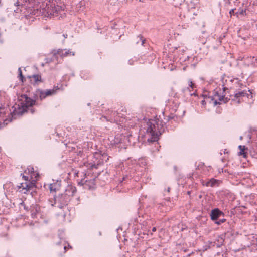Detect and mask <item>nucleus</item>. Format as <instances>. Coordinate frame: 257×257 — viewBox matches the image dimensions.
<instances>
[{
  "instance_id": "obj_1",
  "label": "nucleus",
  "mask_w": 257,
  "mask_h": 257,
  "mask_svg": "<svg viewBox=\"0 0 257 257\" xmlns=\"http://www.w3.org/2000/svg\"><path fill=\"white\" fill-rule=\"evenodd\" d=\"M155 121H149L147 123L146 136L147 140L149 142H155L157 141L161 132L157 128L155 124Z\"/></svg>"
},
{
  "instance_id": "obj_2",
  "label": "nucleus",
  "mask_w": 257,
  "mask_h": 257,
  "mask_svg": "<svg viewBox=\"0 0 257 257\" xmlns=\"http://www.w3.org/2000/svg\"><path fill=\"white\" fill-rule=\"evenodd\" d=\"M76 192V188L71 185H68L64 194H62V197H66V200L61 203L62 206H65L67 205L68 203Z\"/></svg>"
},
{
  "instance_id": "obj_3",
  "label": "nucleus",
  "mask_w": 257,
  "mask_h": 257,
  "mask_svg": "<svg viewBox=\"0 0 257 257\" xmlns=\"http://www.w3.org/2000/svg\"><path fill=\"white\" fill-rule=\"evenodd\" d=\"M22 177L26 182L20 183V185H18V187L19 189H22V191L25 190L24 193H26L35 186V183L33 181H35V180L32 179V181H28L29 177L24 175H23Z\"/></svg>"
},
{
  "instance_id": "obj_4",
  "label": "nucleus",
  "mask_w": 257,
  "mask_h": 257,
  "mask_svg": "<svg viewBox=\"0 0 257 257\" xmlns=\"http://www.w3.org/2000/svg\"><path fill=\"white\" fill-rule=\"evenodd\" d=\"M249 96L252 97L251 93H247L246 91L243 90L236 92L234 96V98L232 99V101L239 104L242 101H246V99H248Z\"/></svg>"
},
{
  "instance_id": "obj_5",
  "label": "nucleus",
  "mask_w": 257,
  "mask_h": 257,
  "mask_svg": "<svg viewBox=\"0 0 257 257\" xmlns=\"http://www.w3.org/2000/svg\"><path fill=\"white\" fill-rule=\"evenodd\" d=\"M56 92V89H47L42 90L38 89L36 92V95L39 97L41 100L45 99L46 97L51 96L55 94Z\"/></svg>"
},
{
  "instance_id": "obj_6",
  "label": "nucleus",
  "mask_w": 257,
  "mask_h": 257,
  "mask_svg": "<svg viewBox=\"0 0 257 257\" xmlns=\"http://www.w3.org/2000/svg\"><path fill=\"white\" fill-rule=\"evenodd\" d=\"M56 54H58L60 55L61 59H63V58L65 57H67L68 56H74V53L70 51L69 50H62V49H58V51L55 52Z\"/></svg>"
},
{
  "instance_id": "obj_7",
  "label": "nucleus",
  "mask_w": 257,
  "mask_h": 257,
  "mask_svg": "<svg viewBox=\"0 0 257 257\" xmlns=\"http://www.w3.org/2000/svg\"><path fill=\"white\" fill-rule=\"evenodd\" d=\"M22 98L23 99H24V100H23V102L22 103L23 106H25L26 107H30L32 106L35 103V101L27 97L26 95L22 96Z\"/></svg>"
},
{
  "instance_id": "obj_8",
  "label": "nucleus",
  "mask_w": 257,
  "mask_h": 257,
  "mask_svg": "<svg viewBox=\"0 0 257 257\" xmlns=\"http://www.w3.org/2000/svg\"><path fill=\"white\" fill-rule=\"evenodd\" d=\"M26 174L30 175L31 179H35L37 180V178L38 177V174L36 172L34 171V169L32 166H29L27 169L25 170Z\"/></svg>"
},
{
  "instance_id": "obj_9",
  "label": "nucleus",
  "mask_w": 257,
  "mask_h": 257,
  "mask_svg": "<svg viewBox=\"0 0 257 257\" xmlns=\"http://www.w3.org/2000/svg\"><path fill=\"white\" fill-rule=\"evenodd\" d=\"M222 88L223 89V91L221 92V91L220 92L217 91L216 93L217 95L219 97V100H223L224 97L226 95L225 91L228 90L229 87L227 84H225L223 83V84L222 85Z\"/></svg>"
},
{
  "instance_id": "obj_10",
  "label": "nucleus",
  "mask_w": 257,
  "mask_h": 257,
  "mask_svg": "<svg viewBox=\"0 0 257 257\" xmlns=\"http://www.w3.org/2000/svg\"><path fill=\"white\" fill-rule=\"evenodd\" d=\"M31 83L35 85L42 82L41 76L38 74L33 75L30 77Z\"/></svg>"
},
{
  "instance_id": "obj_11",
  "label": "nucleus",
  "mask_w": 257,
  "mask_h": 257,
  "mask_svg": "<svg viewBox=\"0 0 257 257\" xmlns=\"http://www.w3.org/2000/svg\"><path fill=\"white\" fill-rule=\"evenodd\" d=\"M222 212L218 209H214L211 211L210 214L211 218L212 220H216L219 218Z\"/></svg>"
},
{
  "instance_id": "obj_12",
  "label": "nucleus",
  "mask_w": 257,
  "mask_h": 257,
  "mask_svg": "<svg viewBox=\"0 0 257 257\" xmlns=\"http://www.w3.org/2000/svg\"><path fill=\"white\" fill-rule=\"evenodd\" d=\"M58 50H54L52 51L51 53V54L52 55L53 59V60H55L56 63H60L62 61V59H61V58L60 57V55L58 54H56L55 52H57Z\"/></svg>"
},
{
  "instance_id": "obj_13",
  "label": "nucleus",
  "mask_w": 257,
  "mask_h": 257,
  "mask_svg": "<svg viewBox=\"0 0 257 257\" xmlns=\"http://www.w3.org/2000/svg\"><path fill=\"white\" fill-rule=\"evenodd\" d=\"M240 151L238 153L239 156H242L244 158H246L247 156L246 152L245 151L246 148L245 146L240 145L238 147Z\"/></svg>"
},
{
  "instance_id": "obj_14",
  "label": "nucleus",
  "mask_w": 257,
  "mask_h": 257,
  "mask_svg": "<svg viewBox=\"0 0 257 257\" xmlns=\"http://www.w3.org/2000/svg\"><path fill=\"white\" fill-rule=\"evenodd\" d=\"M217 182V180L214 179H211L209 181H208L206 185L207 186L213 187L215 185V184Z\"/></svg>"
},
{
  "instance_id": "obj_15",
  "label": "nucleus",
  "mask_w": 257,
  "mask_h": 257,
  "mask_svg": "<svg viewBox=\"0 0 257 257\" xmlns=\"http://www.w3.org/2000/svg\"><path fill=\"white\" fill-rule=\"evenodd\" d=\"M64 201V199L61 198V196L58 197L56 198H54V204H56L57 203V201H59L60 204L58 206V207L60 208H62L64 206H61V205H62L61 203Z\"/></svg>"
},
{
  "instance_id": "obj_16",
  "label": "nucleus",
  "mask_w": 257,
  "mask_h": 257,
  "mask_svg": "<svg viewBox=\"0 0 257 257\" xmlns=\"http://www.w3.org/2000/svg\"><path fill=\"white\" fill-rule=\"evenodd\" d=\"M195 87V85L194 83L192 82V81H189V87L188 88V90H190V88H191L192 90H194V88Z\"/></svg>"
},
{
  "instance_id": "obj_17",
  "label": "nucleus",
  "mask_w": 257,
  "mask_h": 257,
  "mask_svg": "<svg viewBox=\"0 0 257 257\" xmlns=\"http://www.w3.org/2000/svg\"><path fill=\"white\" fill-rule=\"evenodd\" d=\"M19 75L20 79L21 80L22 82H23L24 77L22 75V72L21 68H19Z\"/></svg>"
},
{
  "instance_id": "obj_18",
  "label": "nucleus",
  "mask_w": 257,
  "mask_h": 257,
  "mask_svg": "<svg viewBox=\"0 0 257 257\" xmlns=\"http://www.w3.org/2000/svg\"><path fill=\"white\" fill-rule=\"evenodd\" d=\"M49 189L50 192H55L56 191V188L55 187V185L53 184H50L49 186Z\"/></svg>"
},
{
  "instance_id": "obj_19",
  "label": "nucleus",
  "mask_w": 257,
  "mask_h": 257,
  "mask_svg": "<svg viewBox=\"0 0 257 257\" xmlns=\"http://www.w3.org/2000/svg\"><path fill=\"white\" fill-rule=\"evenodd\" d=\"M138 38H139V40L140 41H141L142 42V45H143L144 43H145V39H144V38L143 37V36H142L141 35H139L138 37Z\"/></svg>"
},
{
  "instance_id": "obj_20",
  "label": "nucleus",
  "mask_w": 257,
  "mask_h": 257,
  "mask_svg": "<svg viewBox=\"0 0 257 257\" xmlns=\"http://www.w3.org/2000/svg\"><path fill=\"white\" fill-rule=\"evenodd\" d=\"M234 9H231L230 11H229V14L230 15V16L231 17V16L234 14Z\"/></svg>"
},
{
  "instance_id": "obj_21",
  "label": "nucleus",
  "mask_w": 257,
  "mask_h": 257,
  "mask_svg": "<svg viewBox=\"0 0 257 257\" xmlns=\"http://www.w3.org/2000/svg\"><path fill=\"white\" fill-rule=\"evenodd\" d=\"M34 208H35L36 212H38L39 210V207H38V206L36 205L34 207Z\"/></svg>"
},
{
  "instance_id": "obj_22",
  "label": "nucleus",
  "mask_w": 257,
  "mask_h": 257,
  "mask_svg": "<svg viewBox=\"0 0 257 257\" xmlns=\"http://www.w3.org/2000/svg\"><path fill=\"white\" fill-rule=\"evenodd\" d=\"M201 103L202 105L204 106L206 104V102L205 100H202Z\"/></svg>"
},
{
  "instance_id": "obj_23",
  "label": "nucleus",
  "mask_w": 257,
  "mask_h": 257,
  "mask_svg": "<svg viewBox=\"0 0 257 257\" xmlns=\"http://www.w3.org/2000/svg\"><path fill=\"white\" fill-rule=\"evenodd\" d=\"M246 11L245 10H242L240 12V14L242 15H243L244 13H245Z\"/></svg>"
},
{
  "instance_id": "obj_24",
  "label": "nucleus",
  "mask_w": 257,
  "mask_h": 257,
  "mask_svg": "<svg viewBox=\"0 0 257 257\" xmlns=\"http://www.w3.org/2000/svg\"><path fill=\"white\" fill-rule=\"evenodd\" d=\"M152 231H153V232L156 231V227H153V228H152Z\"/></svg>"
},
{
  "instance_id": "obj_25",
  "label": "nucleus",
  "mask_w": 257,
  "mask_h": 257,
  "mask_svg": "<svg viewBox=\"0 0 257 257\" xmlns=\"http://www.w3.org/2000/svg\"><path fill=\"white\" fill-rule=\"evenodd\" d=\"M49 201H50V202H51V205L52 206H53L54 204H53V203H52V202L50 200H49Z\"/></svg>"
},
{
  "instance_id": "obj_26",
  "label": "nucleus",
  "mask_w": 257,
  "mask_h": 257,
  "mask_svg": "<svg viewBox=\"0 0 257 257\" xmlns=\"http://www.w3.org/2000/svg\"><path fill=\"white\" fill-rule=\"evenodd\" d=\"M61 198H63L64 200H66V197H62V194L61 195Z\"/></svg>"
},
{
  "instance_id": "obj_27",
  "label": "nucleus",
  "mask_w": 257,
  "mask_h": 257,
  "mask_svg": "<svg viewBox=\"0 0 257 257\" xmlns=\"http://www.w3.org/2000/svg\"><path fill=\"white\" fill-rule=\"evenodd\" d=\"M32 215L33 217H34L36 215V213H32Z\"/></svg>"
},
{
  "instance_id": "obj_28",
  "label": "nucleus",
  "mask_w": 257,
  "mask_h": 257,
  "mask_svg": "<svg viewBox=\"0 0 257 257\" xmlns=\"http://www.w3.org/2000/svg\"><path fill=\"white\" fill-rule=\"evenodd\" d=\"M64 37L66 38L67 37V35L66 34V35H63Z\"/></svg>"
},
{
  "instance_id": "obj_29",
  "label": "nucleus",
  "mask_w": 257,
  "mask_h": 257,
  "mask_svg": "<svg viewBox=\"0 0 257 257\" xmlns=\"http://www.w3.org/2000/svg\"><path fill=\"white\" fill-rule=\"evenodd\" d=\"M190 95H196V94H195V92H193V93H191V94H190Z\"/></svg>"
},
{
  "instance_id": "obj_30",
  "label": "nucleus",
  "mask_w": 257,
  "mask_h": 257,
  "mask_svg": "<svg viewBox=\"0 0 257 257\" xmlns=\"http://www.w3.org/2000/svg\"><path fill=\"white\" fill-rule=\"evenodd\" d=\"M92 167H95V168H96V165H93V166H92Z\"/></svg>"
},
{
  "instance_id": "obj_31",
  "label": "nucleus",
  "mask_w": 257,
  "mask_h": 257,
  "mask_svg": "<svg viewBox=\"0 0 257 257\" xmlns=\"http://www.w3.org/2000/svg\"><path fill=\"white\" fill-rule=\"evenodd\" d=\"M189 91H193L192 89H191V88H190V90H189Z\"/></svg>"
},
{
  "instance_id": "obj_32",
  "label": "nucleus",
  "mask_w": 257,
  "mask_h": 257,
  "mask_svg": "<svg viewBox=\"0 0 257 257\" xmlns=\"http://www.w3.org/2000/svg\"><path fill=\"white\" fill-rule=\"evenodd\" d=\"M224 221H225V220H224H224H221V222H224Z\"/></svg>"
},
{
  "instance_id": "obj_33",
  "label": "nucleus",
  "mask_w": 257,
  "mask_h": 257,
  "mask_svg": "<svg viewBox=\"0 0 257 257\" xmlns=\"http://www.w3.org/2000/svg\"><path fill=\"white\" fill-rule=\"evenodd\" d=\"M236 83L239 85V83L238 81H236Z\"/></svg>"
}]
</instances>
